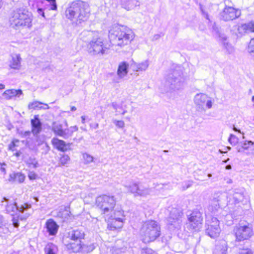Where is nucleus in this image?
Instances as JSON below:
<instances>
[{"label": "nucleus", "mask_w": 254, "mask_h": 254, "mask_svg": "<svg viewBox=\"0 0 254 254\" xmlns=\"http://www.w3.org/2000/svg\"><path fill=\"white\" fill-rule=\"evenodd\" d=\"M1 203L2 205L4 206L6 212L11 213L13 216L11 220L15 228L19 227V220H26L33 212L31 205L28 203L17 205L13 200H9L5 197L3 198Z\"/></svg>", "instance_id": "obj_1"}, {"label": "nucleus", "mask_w": 254, "mask_h": 254, "mask_svg": "<svg viewBox=\"0 0 254 254\" xmlns=\"http://www.w3.org/2000/svg\"><path fill=\"white\" fill-rule=\"evenodd\" d=\"M80 39L86 43V50L91 56L107 54L110 45L103 43V39L97 33L84 31L80 34Z\"/></svg>", "instance_id": "obj_2"}, {"label": "nucleus", "mask_w": 254, "mask_h": 254, "mask_svg": "<svg viewBox=\"0 0 254 254\" xmlns=\"http://www.w3.org/2000/svg\"><path fill=\"white\" fill-rule=\"evenodd\" d=\"M89 13V6L87 2L81 0H76L68 3L65 15L67 19L78 24L86 21Z\"/></svg>", "instance_id": "obj_3"}, {"label": "nucleus", "mask_w": 254, "mask_h": 254, "mask_svg": "<svg viewBox=\"0 0 254 254\" xmlns=\"http://www.w3.org/2000/svg\"><path fill=\"white\" fill-rule=\"evenodd\" d=\"M109 39L112 45L123 47L131 42L133 39V34L127 27L115 24L109 31Z\"/></svg>", "instance_id": "obj_4"}, {"label": "nucleus", "mask_w": 254, "mask_h": 254, "mask_svg": "<svg viewBox=\"0 0 254 254\" xmlns=\"http://www.w3.org/2000/svg\"><path fill=\"white\" fill-rule=\"evenodd\" d=\"M32 20L31 13L23 7L13 10L9 19L10 25L16 29L24 26L31 27Z\"/></svg>", "instance_id": "obj_5"}, {"label": "nucleus", "mask_w": 254, "mask_h": 254, "mask_svg": "<svg viewBox=\"0 0 254 254\" xmlns=\"http://www.w3.org/2000/svg\"><path fill=\"white\" fill-rule=\"evenodd\" d=\"M160 226L152 220L144 222L140 229V233L142 241L148 243L154 241L161 234Z\"/></svg>", "instance_id": "obj_6"}, {"label": "nucleus", "mask_w": 254, "mask_h": 254, "mask_svg": "<svg viewBox=\"0 0 254 254\" xmlns=\"http://www.w3.org/2000/svg\"><path fill=\"white\" fill-rule=\"evenodd\" d=\"M166 225L171 231L179 230L182 225L183 213L176 207H169L165 212Z\"/></svg>", "instance_id": "obj_7"}, {"label": "nucleus", "mask_w": 254, "mask_h": 254, "mask_svg": "<svg viewBox=\"0 0 254 254\" xmlns=\"http://www.w3.org/2000/svg\"><path fill=\"white\" fill-rule=\"evenodd\" d=\"M184 80L180 69L173 70L166 77L165 85L170 90H179L183 88Z\"/></svg>", "instance_id": "obj_8"}, {"label": "nucleus", "mask_w": 254, "mask_h": 254, "mask_svg": "<svg viewBox=\"0 0 254 254\" xmlns=\"http://www.w3.org/2000/svg\"><path fill=\"white\" fill-rule=\"evenodd\" d=\"M96 204L102 210V214L109 215L113 210L116 200L114 196L102 195L96 198Z\"/></svg>", "instance_id": "obj_9"}, {"label": "nucleus", "mask_w": 254, "mask_h": 254, "mask_svg": "<svg viewBox=\"0 0 254 254\" xmlns=\"http://www.w3.org/2000/svg\"><path fill=\"white\" fill-rule=\"evenodd\" d=\"M189 227L190 230L198 231L202 227L203 218L202 212L195 209L188 216Z\"/></svg>", "instance_id": "obj_10"}, {"label": "nucleus", "mask_w": 254, "mask_h": 254, "mask_svg": "<svg viewBox=\"0 0 254 254\" xmlns=\"http://www.w3.org/2000/svg\"><path fill=\"white\" fill-rule=\"evenodd\" d=\"M227 196L228 193L226 194L225 192L220 191L215 192L213 195L212 198L210 200L208 210L214 214L219 210H221L220 208L219 202L224 200L226 198H227Z\"/></svg>", "instance_id": "obj_11"}, {"label": "nucleus", "mask_w": 254, "mask_h": 254, "mask_svg": "<svg viewBox=\"0 0 254 254\" xmlns=\"http://www.w3.org/2000/svg\"><path fill=\"white\" fill-rule=\"evenodd\" d=\"M245 190L242 188H232L228 190L227 199L229 203L237 204L242 202L244 198Z\"/></svg>", "instance_id": "obj_12"}, {"label": "nucleus", "mask_w": 254, "mask_h": 254, "mask_svg": "<svg viewBox=\"0 0 254 254\" xmlns=\"http://www.w3.org/2000/svg\"><path fill=\"white\" fill-rule=\"evenodd\" d=\"M236 240L242 241L248 240L253 235V230L248 225H239L234 229Z\"/></svg>", "instance_id": "obj_13"}, {"label": "nucleus", "mask_w": 254, "mask_h": 254, "mask_svg": "<svg viewBox=\"0 0 254 254\" xmlns=\"http://www.w3.org/2000/svg\"><path fill=\"white\" fill-rule=\"evenodd\" d=\"M241 14V10L232 6H226L220 13V18L224 21L233 20L238 18Z\"/></svg>", "instance_id": "obj_14"}, {"label": "nucleus", "mask_w": 254, "mask_h": 254, "mask_svg": "<svg viewBox=\"0 0 254 254\" xmlns=\"http://www.w3.org/2000/svg\"><path fill=\"white\" fill-rule=\"evenodd\" d=\"M208 98L206 94L202 93L197 94L195 96L194 102L198 111L204 110V106L205 102H206V106L208 109L212 107V103L211 100H208Z\"/></svg>", "instance_id": "obj_15"}, {"label": "nucleus", "mask_w": 254, "mask_h": 254, "mask_svg": "<svg viewBox=\"0 0 254 254\" xmlns=\"http://www.w3.org/2000/svg\"><path fill=\"white\" fill-rule=\"evenodd\" d=\"M125 187L128 191L134 194V196H144L149 193L148 190L147 188L139 186L136 183H133L128 186L126 185Z\"/></svg>", "instance_id": "obj_16"}, {"label": "nucleus", "mask_w": 254, "mask_h": 254, "mask_svg": "<svg viewBox=\"0 0 254 254\" xmlns=\"http://www.w3.org/2000/svg\"><path fill=\"white\" fill-rule=\"evenodd\" d=\"M121 215V217H113L108 221V229L111 231H114L121 228L123 226V217H124L122 211L118 212Z\"/></svg>", "instance_id": "obj_17"}, {"label": "nucleus", "mask_w": 254, "mask_h": 254, "mask_svg": "<svg viewBox=\"0 0 254 254\" xmlns=\"http://www.w3.org/2000/svg\"><path fill=\"white\" fill-rule=\"evenodd\" d=\"M51 143L55 148L62 152H65L70 149V146L72 144V143H66L64 141L57 137H54Z\"/></svg>", "instance_id": "obj_18"}, {"label": "nucleus", "mask_w": 254, "mask_h": 254, "mask_svg": "<svg viewBox=\"0 0 254 254\" xmlns=\"http://www.w3.org/2000/svg\"><path fill=\"white\" fill-rule=\"evenodd\" d=\"M31 125L32 133L34 136H38L42 129V123L38 118V115H35L34 118L31 120Z\"/></svg>", "instance_id": "obj_19"}, {"label": "nucleus", "mask_w": 254, "mask_h": 254, "mask_svg": "<svg viewBox=\"0 0 254 254\" xmlns=\"http://www.w3.org/2000/svg\"><path fill=\"white\" fill-rule=\"evenodd\" d=\"M84 237V231L81 228L74 229L68 232V238L75 242H81Z\"/></svg>", "instance_id": "obj_20"}, {"label": "nucleus", "mask_w": 254, "mask_h": 254, "mask_svg": "<svg viewBox=\"0 0 254 254\" xmlns=\"http://www.w3.org/2000/svg\"><path fill=\"white\" fill-rule=\"evenodd\" d=\"M59 227V225L52 219L47 220L45 224L46 232L48 233L49 236H55L58 232Z\"/></svg>", "instance_id": "obj_21"}, {"label": "nucleus", "mask_w": 254, "mask_h": 254, "mask_svg": "<svg viewBox=\"0 0 254 254\" xmlns=\"http://www.w3.org/2000/svg\"><path fill=\"white\" fill-rule=\"evenodd\" d=\"M244 150H250L251 153L254 155V142L251 140H245L241 141L239 143V145L237 147V150L241 152Z\"/></svg>", "instance_id": "obj_22"}, {"label": "nucleus", "mask_w": 254, "mask_h": 254, "mask_svg": "<svg viewBox=\"0 0 254 254\" xmlns=\"http://www.w3.org/2000/svg\"><path fill=\"white\" fill-rule=\"evenodd\" d=\"M149 65L148 60H145L140 63H137L132 61L130 64V67L134 71H145Z\"/></svg>", "instance_id": "obj_23"}, {"label": "nucleus", "mask_w": 254, "mask_h": 254, "mask_svg": "<svg viewBox=\"0 0 254 254\" xmlns=\"http://www.w3.org/2000/svg\"><path fill=\"white\" fill-rule=\"evenodd\" d=\"M227 250V243L224 240L219 241L216 245L213 254H226Z\"/></svg>", "instance_id": "obj_24"}, {"label": "nucleus", "mask_w": 254, "mask_h": 254, "mask_svg": "<svg viewBox=\"0 0 254 254\" xmlns=\"http://www.w3.org/2000/svg\"><path fill=\"white\" fill-rule=\"evenodd\" d=\"M205 233L212 238H215L220 234L221 230L219 226L216 225L214 226H210V227H205Z\"/></svg>", "instance_id": "obj_25"}, {"label": "nucleus", "mask_w": 254, "mask_h": 254, "mask_svg": "<svg viewBox=\"0 0 254 254\" xmlns=\"http://www.w3.org/2000/svg\"><path fill=\"white\" fill-rule=\"evenodd\" d=\"M22 94L21 89H9L5 90L2 94V96L6 100H10L13 97H19Z\"/></svg>", "instance_id": "obj_26"}, {"label": "nucleus", "mask_w": 254, "mask_h": 254, "mask_svg": "<svg viewBox=\"0 0 254 254\" xmlns=\"http://www.w3.org/2000/svg\"><path fill=\"white\" fill-rule=\"evenodd\" d=\"M25 178V176L22 173L13 172L9 174L8 180L9 182L11 183L17 182L18 183H22L24 181Z\"/></svg>", "instance_id": "obj_27"}, {"label": "nucleus", "mask_w": 254, "mask_h": 254, "mask_svg": "<svg viewBox=\"0 0 254 254\" xmlns=\"http://www.w3.org/2000/svg\"><path fill=\"white\" fill-rule=\"evenodd\" d=\"M237 30L239 34H243L247 32H254V22H250L248 23L242 24L237 26Z\"/></svg>", "instance_id": "obj_28"}, {"label": "nucleus", "mask_w": 254, "mask_h": 254, "mask_svg": "<svg viewBox=\"0 0 254 254\" xmlns=\"http://www.w3.org/2000/svg\"><path fill=\"white\" fill-rule=\"evenodd\" d=\"M121 3L122 7L127 10L139 5L138 1L136 0H121Z\"/></svg>", "instance_id": "obj_29"}, {"label": "nucleus", "mask_w": 254, "mask_h": 254, "mask_svg": "<svg viewBox=\"0 0 254 254\" xmlns=\"http://www.w3.org/2000/svg\"><path fill=\"white\" fill-rule=\"evenodd\" d=\"M128 64L126 62H123L119 64L117 73L119 77L123 78L125 76L128 72Z\"/></svg>", "instance_id": "obj_30"}, {"label": "nucleus", "mask_w": 254, "mask_h": 254, "mask_svg": "<svg viewBox=\"0 0 254 254\" xmlns=\"http://www.w3.org/2000/svg\"><path fill=\"white\" fill-rule=\"evenodd\" d=\"M21 58L19 55L12 56L10 67L14 69H19L21 66Z\"/></svg>", "instance_id": "obj_31"}, {"label": "nucleus", "mask_w": 254, "mask_h": 254, "mask_svg": "<svg viewBox=\"0 0 254 254\" xmlns=\"http://www.w3.org/2000/svg\"><path fill=\"white\" fill-rule=\"evenodd\" d=\"M28 108L29 109H44L47 110L49 109V107L48 104H44L39 101H34L32 103H30L28 105Z\"/></svg>", "instance_id": "obj_32"}, {"label": "nucleus", "mask_w": 254, "mask_h": 254, "mask_svg": "<svg viewBox=\"0 0 254 254\" xmlns=\"http://www.w3.org/2000/svg\"><path fill=\"white\" fill-rule=\"evenodd\" d=\"M70 243L66 245L67 249L70 252L77 253L81 252V242H77Z\"/></svg>", "instance_id": "obj_33"}, {"label": "nucleus", "mask_w": 254, "mask_h": 254, "mask_svg": "<svg viewBox=\"0 0 254 254\" xmlns=\"http://www.w3.org/2000/svg\"><path fill=\"white\" fill-rule=\"evenodd\" d=\"M216 225L219 226V221L216 217L210 215L206 216L205 227H210V226H212Z\"/></svg>", "instance_id": "obj_34"}, {"label": "nucleus", "mask_w": 254, "mask_h": 254, "mask_svg": "<svg viewBox=\"0 0 254 254\" xmlns=\"http://www.w3.org/2000/svg\"><path fill=\"white\" fill-rule=\"evenodd\" d=\"M219 37L224 41L223 47L226 52L229 54L232 53L234 52V48L231 44L225 42L227 40V37L224 34L220 35V34H219Z\"/></svg>", "instance_id": "obj_35"}, {"label": "nucleus", "mask_w": 254, "mask_h": 254, "mask_svg": "<svg viewBox=\"0 0 254 254\" xmlns=\"http://www.w3.org/2000/svg\"><path fill=\"white\" fill-rule=\"evenodd\" d=\"M63 125L57 122H53L52 126V130L55 134L61 136L63 131Z\"/></svg>", "instance_id": "obj_36"}, {"label": "nucleus", "mask_w": 254, "mask_h": 254, "mask_svg": "<svg viewBox=\"0 0 254 254\" xmlns=\"http://www.w3.org/2000/svg\"><path fill=\"white\" fill-rule=\"evenodd\" d=\"M96 247V244H81V252L88 253L92 252Z\"/></svg>", "instance_id": "obj_37"}, {"label": "nucleus", "mask_w": 254, "mask_h": 254, "mask_svg": "<svg viewBox=\"0 0 254 254\" xmlns=\"http://www.w3.org/2000/svg\"><path fill=\"white\" fill-rule=\"evenodd\" d=\"M58 251V247L52 243H48L45 248L46 254H56Z\"/></svg>", "instance_id": "obj_38"}, {"label": "nucleus", "mask_w": 254, "mask_h": 254, "mask_svg": "<svg viewBox=\"0 0 254 254\" xmlns=\"http://www.w3.org/2000/svg\"><path fill=\"white\" fill-rule=\"evenodd\" d=\"M73 132V130H71L70 128L63 129L62 134L61 135V137H62L64 139H67L72 136Z\"/></svg>", "instance_id": "obj_39"}, {"label": "nucleus", "mask_w": 254, "mask_h": 254, "mask_svg": "<svg viewBox=\"0 0 254 254\" xmlns=\"http://www.w3.org/2000/svg\"><path fill=\"white\" fill-rule=\"evenodd\" d=\"M239 138L235 135L231 134L228 138V141L232 145H236L239 143Z\"/></svg>", "instance_id": "obj_40"}, {"label": "nucleus", "mask_w": 254, "mask_h": 254, "mask_svg": "<svg viewBox=\"0 0 254 254\" xmlns=\"http://www.w3.org/2000/svg\"><path fill=\"white\" fill-rule=\"evenodd\" d=\"M69 160L70 158L68 155L63 154L60 159V163L62 165H65L69 161Z\"/></svg>", "instance_id": "obj_41"}, {"label": "nucleus", "mask_w": 254, "mask_h": 254, "mask_svg": "<svg viewBox=\"0 0 254 254\" xmlns=\"http://www.w3.org/2000/svg\"><path fill=\"white\" fill-rule=\"evenodd\" d=\"M29 166H32L34 168H36L39 166L38 163L34 158L30 157L28 161Z\"/></svg>", "instance_id": "obj_42"}, {"label": "nucleus", "mask_w": 254, "mask_h": 254, "mask_svg": "<svg viewBox=\"0 0 254 254\" xmlns=\"http://www.w3.org/2000/svg\"><path fill=\"white\" fill-rule=\"evenodd\" d=\"M113 123L118 128H123L125 127V123L122 120H113Z\"/></svg>", "instance_id": "obj_43"}, {"label": "nucleus", "mask_w": 254, "mask_h": 254, "mask_svg": "<svg viewBox=\"0 0 254 254\" xmlns=\"http://www.w3.org/2000/svg\"><path fill=\"white\" fill-rule=\"evenodd\" d=\"M248 50L250 54L254 56V38L251 40L248 46Z\"/></svg>", "instance_id": "obj_44"}, {"label": "nucleus", "mask_w": 254, "mask_h": 254, "mask_svg": "<svg viewBox=\"0 0 254 254\" xmlns=\"http://www.w3.org/2000/svg\"><path fill=\"white\" fill-rule=\"evenodd\" d=\"M127 105L124 102H122L121 104V112L120 114L122 115H125L127 112Z\"/></svg>", "instance_id": "obj_45"}, {"label": "nucleus", "mask_w": 254, "mask_h": 254, "mask_svg": "<svg viewBox=\"0 0 254 254\" xmlns=\"http://www.w3.org/2000/svg\"><path fill=\"white\" fill-rule=\"evenodd\" d=\"M141 254H154V252L150 248H146L141 250Z\"/></svg>", "instance_id": "obj_46"}, {"label": "nucleus", "mask_w": 254, "mask_h": 254, "mask_svg": "<svg viewBox=\"0 0 254 254\" xmlns=\"http://www.w3.org/2000/svg\"><path fill=\"white\" fill-rule=\"evenodd\" d=\"M238 254H253V253L252 250L249 249H240Z\"/></svg>", "instance_id": "obj_47"}, {"label": "nucleus", "mask_w": 254, "mask_h": 254, "mask_svg": "<svg viewBox=\"0 0 254 254\" xmlns=\"http://www.w3.org/2000/svg\"><path fill=\"white\" fill-rule=\"evenodd\" d=\"M83 157L85 161L87 162V163H90L93 161V158L92 156H90V155L88 154H83Z\"/></svg>", "instance_id": "obj_48"}, {"label": "nucleus", "mask_w": 254, "mask_h": 254, "mask_svg": "<svg viewBox=\"0 0 254 254\" xmlns=\"http://www.w3.org/2000/svg\"><path fill=\"white\" fill-rule=\"evenodd\" d=\"M112 106L113 108L116 110V112L120 113V110H121V104H118L115 102L112 103Z\"/></svg>", "instance_id": "obj_49"}, {"label": "nucleus", "mask_w": 254, "mask_h": 254, "mask_svg": "<svg viewBox=\"0 0 254 254\" xmlns=\"http://www.w3.org/2000/svg\"><path fill=\"white\" fill-rule=\"evenodd\" d=\"M18 140H13L8 145V148L9 150L13 151L14 148L16 146L15 142H18Z\"/></svg>", "instance_id": "obj_50"}, {"label": "nucleus", "mask_w": 254, "mask_h": 254, "mask_svg": "<svg viewBox=\"0 0 254 254\" xmlns=\"http://www.w3.org/2000/svg\"><path fill=\"white\" fill-rule=\"evenodd\" d=\"M37 175L34 172H30L28 177L30 180H35Z\"/></svg>", "instance_id": "obj_51"}, {"label": "nucleus", "mask_w": 254, "mask_h": 254, "mask_svg": "<svg viewBox=\"0 0 254 254\" xmlns=\"http://www.w3.org/2000/svg\"><path fill=\"white\" fill-rule=\"evenodd\" d=\"M112 254H121L122 251L120 248H113L112 249Z\"/></svg>", "instance_id": "obj_52"}, {"label": "nucleus", "mask_w": 254, "mask_h": 254, "mask_svg": "<svg viewBox=\"0 0 254 254\" xmlns=\"http://www.w3.org/2000/svg\"><path fill=\"white\" fill-rule=\"evenodd\" d=\"M37 11L39 15H41L42 17H45V12L43 8H38Z\"/></svg>", "instance_id": "obj_53"}, {"label": "nucleus", "mask_w": 254, "mask_h": 254, "mask_svg": "<svg viewBox=\"0 0 254 254\" xmlns=\"http://www.w3.org/2000/svg\"><path fill=\"white\" fill-rule=\"evenodd\" d=\"M2 216L0 215V233H2L3 232V230L4 228H5V227H4L2 224Z\"/></svg>", "instance_id": "obj_54"}, {"label": "nucleus", "mask_w": 254, "mask_h": 254, "mask_svg": "<svg viewBox=\"0 0 254 254\" xmlns=\"http://www.w3.org/2000/svg\"><path fill=\"white\" fill-rule=\"evenodd\" d=\"M186 186H183V190H185L187 189H188L189 188H190V186H191V184L189 183H186Z\"/></svg>", "instance_id": "obj_55"}, {"label": "nucleus", "mask_w": 254, "mask_h": 254, "mask_svg": "<svg viewBox=\"0 0 254 254\" xmlns=\"http://www.w3.org/2000/svg\"><path fill=\"white\" fill-rule=\"evenodd\" d=\"M70 129H71V130H73V132L77 131L78 130V127L76 126L73 127H70Z\"/></svg>", "instance_id": "obj_56"}, {"label": "nucleus", "mask_w": 254, "mask_h": 254, "mask_svg": "<svg viewBox=\"0 0 254 254\" xmlns=\"http://www.w3.org/2000/svg\"><path fill=\"white\" fill-rule=\"evenodd\" d=\"M31 132L30 131H25L23 133V135L24 136L26 137L29 136Z\"/></svg>", "instance_id": "obj_57"}, {"label": "nucleus", "mask_w": 254, "mask_h": 254, "mask_svg": "<svg viewBox=\"0 0 254 254\" xmlns=\"http://www.w3.org/2000/svg\"><path fill=\"white\" fill-rule=\"evenodd\" d=\"M0 170L1 172L3 173L4 174L6 173V170L5 168L3 167V166H1L0 167Z\"/></svg>", "instance_id": "obj_58"}, {"label": "nucleus", "mask_w": 254, "mask_h": 254, "mask_svg": "<svg viewBox=\"0 0 254 254\" xmlns=\"http://www.w3.org/2000/svg\"><path fill=\"white\" fill-rule=\"evenodd\" d=\"M21 154V151H17L15 154L14 155L17 156V157H19L20 156V155Z\"/></svg>", "instance_id": "obj_59"}, {"label": "nucleus", "mask_w": 254, "mask_h": 254, "mask_svg": "<svg viewBox=\"0 0 254 254\" xmlns=\"http://www.w3.org/2000/svg\"><path fill=\"white\" fill-rule=\"evenodd\" d=\"M160 37V35L159 34H156L154 36V39L155 40H157Z\"/></svg>", "instance_id": "obj_60"}, {"label": "nucleus", "mask_w": 254, "mask_h": 254, "mask_svg": "<svg viewBox=\"0 0 254 254\" xmlns=\"http://www.w3.org/2000/svg\"><path fill=\"white\" fill-rule=\"evenodd\" d=\"M231 168H232V167H231V165H227L226 166V169L227 170H230V169H231Z\"/></svg>", "instance_id": "obj_61"}, {"label": "nucleus", "mask_w": 254, "mask_h": 254, "mask_svg": "<svg viewBox=\"0 0 254 254\" xmlns=\"http://www.w3.org/2000/svg\"><path fill=\"white\" fill-rule=\"evenodd\" d=\"M4 88H5V85L1 83H0V89H4Z\"/></svg>", "instance_id": "obj_62"}, {"label": "nucleus", "mask_w": 254, "mask_h": 254, "mask_svg": "<svg viewBox=\"0 0 254 254\" xmlns=\"http://www.w3.org/2000/svg\"><path fill=\"white\" fill-rule=\"evenodd\" d=\"M81 119H82V123L83 124H84L85 123V118L84 116H82L81 117Z\"/></svg>", "instance_id": "obj_63"}, {"label": "nucleus", "mask_w": 254, "mask_h": 254, "mask_svg": "<svg viewBox=\"0 0 254 254\" xmlns=\"http://www.w3.org/2000/svg\"><path fill=\"white\" fill-rule=\"evenodd\" d=\"M76 110V108L74 106H72L71 107V111H75Z\"/></svg>", "instance_id": "obj_64"}]
</instances>
